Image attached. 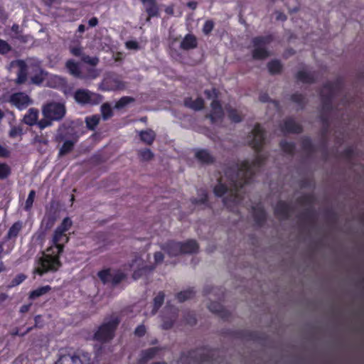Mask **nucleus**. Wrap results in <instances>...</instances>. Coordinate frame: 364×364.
<instances>
[{
	"label": "nucleus",
	"instance_id": "nucleus-62",
	"mask_svg": "<svg viewBox=\"0 0 364 364\" xmlns=\"http://www.w3.org/2000/svg\"><path fill=\"white\" fill-rule=\"evenodd\" d=\"M146 329L145 326L144 324H140L135 328L134 330V334L136 336H144V334L146 333Z\"/></svg>",
	"mask_w": 364,
	"mask_h": 364
},
{
	"label": "nucleus",
	"instance_id": "nucleus-29",
	"mask_svg": "<svg viewBox=\"0 0 364 364\" xmlns=\"http://www.w3.org/2000/svg\"><path fill=\"white\" fill-rule=\"evenodd\" d=\"M99 278L104 283H112L113 284V270L111 269H105L98 272Z\"/></svg>",
	"mask_w": 364,
	"mask_h": 364
},
{
	"label": "nucleus",
	"instance_id": "nucleus-35",
	"mask_svg": "<svg viewBox=\"0 0 364 364\" xmlns=\"http://www.w3.org/2000/svg\"><path fill=\"white\" fill-rule=\"evenodd\" d=\"M267 68L272 74H277V73H280V71H282V65L280 61L273 60V61H270L268 63Z\"/></svg>",
	"mask_w": 364,
	"mask_h": 364
},
{
	"label": "nucleus",
	"instance_id": "nucleus-14",
	"mask_svg": "<svg viewBox=\"0 0 364 364\" xmlns=\"http://www.w3.org/2000/svg\"><path fill=\"white\" fill-rule=\"evenodd\" d=\"M10 102L11 104L17 106L19 109L26 107L28 105H30L32 102L28 95L23 93V92H16V93H13L10 97Z\"/></svg>",
	"mask_w": 364,
	"mask_h": 364
},
{
	"label": "nucleus",
	"instance_id": "nucleus-47",
	"mask_svg": "<svg viewBox=\"0 0 364 364\" xmlns=\"http://www.w3.org/2000/svg\"><path fill=\"white\" fill-rule=\"evenodd\" d=\"M218 289L213 288V287H205L203 289L204 294L210 296V299H212L213 296H216V295H218Z\"/></svg>",
	"mask_w": 364,
	"mask_h": 364
},
{
	"label": "nucleus",
	"instance_id": "nucleus-19",
	"mask_svg": "<svg viewBox=\"0 0 364 364\" xmlns=\"http://www.w3.org/2000/svg\"><path fill=\"white\" fill-rule=\"evenodd\" d=\"M39 111L36 108H29L24 115L23 121L28 125H33L38 119Z\"/></svg>",
	"mask_w": 364,
	"mask_h": 364
},
{
	"label": "nucleus",
	"instance_id": "nucleus-40",
	"mask_svg": "<svg viewBox=\"0 0 364 364\" xmlns=\"http://www.w3.org/2000/svg\"><path fill=\"white\" fill-rule=\"evenodd\" d=\"M195 291L193 289H186V291H179L177 294V299L181 301H186V299H188V298H191L193 296Z\"/></svg>",
	"mask_w": 364,
	"mask_h": 364
},
{
	"label": "nucleus",
	"instance_id": "nucleus-15",
	"mask_svg": "<svg viewBox=\"0 0 364 364\" xmlns=\"http://www.w3.org/2000/svg\"><path fill=\"white\" fill-rule=\"evenodd\" d=\"M208 357L205 353L200 350V351H192L188 353L187 355H182L181 358V363H188V364H195L196 361L208 360Z\"/></svg>",
	"mask_w": 364,
	"mask_h": 364
},
{
	"label": "nucleus",
	"instance_id": "nucleus-30",
	"mask_svg": "<svg viewBox=\"0 0 364 364\" xmlns=\"http://www.w3.org/2000/svg\"><path fill=\"white\" fill-rule=\"evenodd\" d=\"M296 77L299 80H301L302 82H313L315 78V75L311 73V72H309L306 69H302L297 73Z\"/></svg>",
	"mask_w": 364,
	"mask_h": 364
},
{
	"label": "nucleus",
	"instance_id": "nucleus-43",
	"mask_svg": "<svg viewBox=\"0 0 364 364\" xmlns=\"http://www.w3.org/2000/svg\"><path fill=\"white\" fill-rule=\"evenodd\" d=\"M11 50V45H9V42L5 41V39L0 38V53L5 55V53H8V52H10Z\"/></svg>",
	"mask_w": 364,
	"mask_h": 364
},
{
	"label": "nucleus",
	"instance_id": "nucleus-22",
	"mask_svg": "<svg viewBox=\"0 0 364 364\" xmlns=\"http://www.w3.org/2000/svg\"><path fill=\"white\" fill-rule=\"evenodd\" d=\"M291 211V208L289 204L284 203V201H279L277 203L275 207V213L281 218H285V217H288Z\"/></svg>",
	"mask_w": 364,
	"mask_h": 364
},
{
	"label": "nucleus",
	"instance_id": "nucleus-55",
	"mask_svg": "<svg viewBox=\"0 0 364 364\" xmlns=\"http://www.w3.org/2000/svg\"><path fill=\"white\" fill-rule=\"evenodd\" d=\"M125 46L129 50H139L140 48L139 42H136V41H127Z\"/></svg>",
	"mask_w": 364,
	"mask_h": 364
},
{
	"label": "nucleus",
	"instance_id": "nucleus-12",
	"mask_svg": "<svg viewBox=\"0 0 364 364\" xmlns=\"http://www.w3.org/2000/svg\"><path fill=\"white\" fill-rule=\"evenodd\" d=\"M100 87L103 90H122V89H125L126 85L124 81L120 80L119 77L108 75L104 78Z\"/></svg>",
	"mask_w": 364,
	"mask_h": 364
},
{
	"label": "nucleus",
	"instance_id": "nucleus-37",
	"mask_svg": "<svg viewBox=\"0 0 364 364\" xmlns=\"http://www.w3.org/2000/svg\"><path fill=\"white\" fill-rule=\"evenodd\" d=\"M50 287L49 285H46V287H41V288H38L34 291H32L29 294V298L34 299V298H37V296H41L43 294H46V292L50 290Z\"/></svg>",
	"mask_w": 364,
	"mask_h": 364
},
{
	"label": "nucleus",
	"instance_id": "nucleus-20",
	"mask_svg": "<svg viewBox=\"0 0 364 364\" xmlns=\"http://www.w3.org/2000/svg\"><path fill=\"white\" fill-rule=\"evenodd\" d=\"M65 67L71 75L76 77H82V79L83 75L79 65L77 64L75 61H73V60H68L65 63Z\"/></svg>",
	"mask_w": 364,
	"mask_h": 364
},
{
	"label": "nucleus",
	"instance_id": "nucleus-42",
	"mask_svg": "<svg viewBox=\"0 0 364 364\" xmlns=\"http://www.w3.org/2000/svg\"><path fill=\"white\" fill-rule=\"evenodd\" d=\"M164 293H163V291H159V293H158V294L155 296V298L154 299V313H155V311H156V310H157V309H159V307L161 306V305L164 302Z\"/></svg>",
	"mask_w": 364,
	"mask_h": 364
},
{
	"label": "nucleus",
	"instance_id": "nucleus-9",
	"mask_svg": "<svg viewBox=\"0 0 364 364\" xmlns=\"http://www.w3.org/2000/svg\"><path fill=\"white\" fill-rule=\"evenodd\" d=\"M271 37H256L252 39V56L255 59H264L270 55L267 49V45L272 41Z\"/></svg>",
	"mask_w": 364,
	"mask_h": 364
},
{
	"label": "nucleus",
	"instance_id": "nucleus-4",
	"mask_svg": "<svg viewBox=\"0 0 364 364\" xmlns=\"http://www.w3.org/2000/svg\"><path fill=\"white\" fill-rule=\"evenodd\" d=\"M149 257V255H146V258H144V255H136L133 259L131 265L134 268L133 273V278L134 279H138V278H141L142 275L149 274V272H151V271L154 269L156 264H159V263H162L164 258V254L162 252H154V264H147V259Z\"/></svg>",
	"mask_w": 364,
	"mask_h": 364
},
{
	"label": "nucleus",
	"instance_id": "nucleus-38",
	"mask_svg": "<svg viewBox=\"0 0 364 364\" xmlns=\"http://www.w3.org/2000/svg\"><path fill=\"white\" fill-rule=\"evenodd\" d=\"M101 112L104 119H109V117H112L113 114V110L111 107L110 104L104 103L101 105Z\"/></svg>",
	"mask_w": 364,
	"mask_h": 364
},
{
	"label": "nucleus",
	"instance_id": "nucleus-18",
	"mask_svg": "<svg viewBox=\"0 0 364 364\" xmlns=\"http://www.w3.org/2000/svg\"><path fill=\"white\" fill-rule=\"evenodd\" d=\"M139 134L141 141H144L146 144H153L156 136L155 131L151 130V129L139 131Z\"/></svg>",
	"mask_w": 364,
	"mask_h": 364
},
{
	"label": "nucleus",
	"instance_id": "nucleus-39",
	"mask_svg": "<svg viewBox=\"0 0 364 364\" xmlns=\"http://www.w3.org/2000/svg\"><path fill=\"white\" fill-rule=\"evenodd\" d=\"M66 82L65 78L60 76H51L48 80L49 86L56 87V86H60V85H65Z\"/></svg>",
	"mask_w": 364,
	"mask_h": 364
},
{
	"label": "nucleus",
	"instance_id": "nucleus-44",
	"mask_svg": "<svg viewBox=\"0 0 364 364\" xmlns=\"http://www.w3.org/2000/svg\"><path fill=\"white\" fill-rule=\"evenodd\" d=\"M82 61L85 63H88L89 65H96L99 63L100 60L98 57H90V55H87V54H85V53H83Z\"/></svg>",
	"mask_w": 364,
	"mask_h": 364
},
{
	"label": "nucleus",
	"instance_id": "nucleus-46",
	"mask_svg": "<svg viewBox=\"0 0 364 364\" xmlns=\"http://www.w3.org/2000/svg\"><path fill=\"white\" fill-rule=\"evenodd\" d=\"M100 72L95 68H90L88 69L86 75H83L82 79H93V77H98Z\"/></svg>",
	"mask_w": 364,
	"mask_h": 364
},
{
	"label": "nucleus",
	"instance_id": "nucleus-63",
	"mask_svg": "<svg viewBox=\"0 0 364 364\" xmlns=\"http://www.w3.org/2000/svg\"><path fill=\"white\" fill-rule=\"evenodd\" d=\"M302 146L306 151H311L313 148V145L311 143L310 139L309 138H306L305 139H303L302 141Z\"/></svg>",
	"mask_w": 364,
	"mask_h": 364
},
{
	"label": "nucleus",
	"instance_id": "nucleus-23",
	"mask_svg": "<svg viewBox=\"0 0 364 364\" xmlns=\"http://www.w3.org/2000/svg\"><path fill=\"white\" fill-rule=\"evenodd\" d=\"M301 127L296 123L294 119H287L284 120L283 126L281 127L282 132H301Z\"/></svg>",
	"mask_w": 364,
	"mask_h": 364
},
{
	"label": "nucleus",
	"instance_id": "nucleus-36",
	"mask_svg": "<svg viewBox=\"0 0 364 364\" xmlns=\"http://www.w3.org/2000/svg\"><path fill=\"white\" fill-rule=\"evenodd\" d=\"M138 156L141 160H151L154 158V154L150 149H140L138 150Z\"/></svg>",
	"mask_w": 364,
	"mask_h": 364
},
{
	"label": "nucleus",
	"instance_id": "nucleus-2",
	"mask_svg": "<svg viewBox=\"0 0 364 364\" xmlns=\"http://www.w3.org/2000/svg\"><path fill=\"white\" fill-rule=\"evenodd\" d=\"M72 225L70 218H64L61 224L56 227L52 235L51 245L39 258L33 272L43 275L49 271H58L61 267L60 255L64 251L65 245L70 240L68 231Z\"/></svg>",
	"mask_w": 364,
	"mask_h": 364
},
{
	"label": "nucleus",
	"instance_id": "nucleus-21",
	"mask_svg": "<svg viewBox=\"0 0 364 364\" xmlns=\"http://www.w3.org/2000/svg\"><path fill=\"white\" fill-rule=\"evenodd\" d=\"M197 45L196 37L192 36V34H187L181 41V48L183 50H190V48H196Z\"/></svg>",
	"mask_w": 364,
	"mask_h": 364
},
{
	"label": "nucleus",
	"instance_id": "nucleus-13",
	"mask_svg": "<svg viewBox=\"0 0 364 364\" xmlns=\"http://www.w3.org/2000/svg\"><path fill=\"white\" fill-rule=\"evenodd\" d=\"M265 139L264 132L259 124H256L248 136V141L257 151L263 146Z\"/></svg>",
	"mask_w": 364,
	"mask_h": 364
},
{
	"label": "nucleus",
	"instance_id": "nucleus-5",
	"mask_svg": "<svg viewBox=\"0 0 364 364\" xmlns=\"http://www.w3.org/2000/svg\"><path fill=\"white\" fill-rule=\"evenodd\" d=\"M161 248L168 256H178L181 253L197 252L198 245L194 239H189L186 242H176V240H169L166 243L161 245Z\"/></svg>",
	"mask_w": 364,
	"mask_h": 364
},
{
	"label": "nucleus",
	"instance_id": "nucleus-56",
	"mask_svg": "<svg viewBox=\"0 0 364 364\" xmlns=\"http://www.w3.org/2000/svg\"><path fill=\"white\" fill-rule=\"evenodd\" d=\"M228 116L230 119H232L233 121H241L242 119L240 114H238L237 111H235V109H229Z\"/></svg>",
	"mask_w": 364,
	"mask_h": 364
},
{
	"label": "nucleus",
	"instance_id": "nucleus-11",
	"mask_svg": "<svg viewBox=\"0 0 364 364\" xmlns=\"http://www.w3.org/2000/svg\"><path fill=\"white\" fill-rule=\"evenodd\" d=\"M336 90V85H334V84H332V82H328L323 86L321 92V96L323 102L321 118L323 121H326L327 119L325 117V112H328V110H330V109L332 107L331 97H332L333 92H335Z\"/></svg>",
	"mask_w": 364,
	"mask_h": 364
},
{
	"label": "nucleus",
	"instance_id": "nucleus-57",
	"mask_svg": "<svg viewBox=\"0 0 364 364\" xmlns=\"http://www.w3.org/2000/svg\"><path fill=\"white\" fill-rule=\"evenodd\" d=\"M313 200L314 196H311V195H307L301 199L300 204L302 205V206H306V205H311Z\"/></svg>",
	"mask_w": 364,
	"mask_h": 364
},
{
	"label": "nucleus",
	"instance_id": "nucleus-33",
	"mask_svg": "<svg viewBox=\"0 0 364 364\" xmlns=\"http://www.w3.org/2000/svg\"><path fill=\"white\" fill-rule=\"evenodd\" d=\"M196 156L203 163H211V161H213V157L207 150H198L196 153Z\"/></svg>",
	"mask_w": 364,
	"mask_h": 364
},
{
	"label": "nucleus",
	"instance_id": "nucleus-49",
	"mask_svg": "<svg viewBox=\"0 0 364 364\" xmlns=\"http://www.w3.org/2000/svg\"><path fill=\"white\" fill-rule=\"evenodd\" d=\"M55 223V218H53V216H48L47 218H44L42 221L43 225H45L46 229H50V228L53 227Z\"/></svg>",
	"mask_w": 364,
	"mask_h": 364
},
{
	"label": "nucleus",
	"instance_id": "nucleus-17",
	"mask_svg": "<svg viewBox=\"0 0 364 364\" xmlns=\"http://www.w3.org/2000/svg\"><path fill=\"white\" fill-rule=\"evenodd\" d=\"M224 114L223 107H221L217 99H214L211 103V112L209 115L212 121L221 119Z\"/></svg>",
	"mask_w": 364,
	"mask_h": 364
},
{
	"label": "nucleus",
	"instance_id": "nucleus-32",
	"mask_svg": "<svg viewBox=\"0 0 364 364\" xmlns=\"http://www.w3.org/2000/svg\"><path fill=\"white\" fill-rule=\"evenodd\" d=\"M47 72H45V70L41 69V68H38L36 73L31 77V80L33 83H36V85H40V83L43 82L45 77H47Z\"/></svg>",
	"mask_w": 364,
	"mask_h": 364
},
{
	"label": "nucleus",
	"instance_id": "nucleus-50",
	"mask_svg": "<svg viewBox=\"0 0 364 364\" xmlns=\"http://www.w3.org/2000/svg\"><path fill=\"white\" fill-rule=\"evenodd\" d=\"M134 101L132 97H129V96H124V97H121L119 100L116 103L115 107H123L125 105L129 104V102H132Z\"/></svg>",
	"mask_w": 364,
	"mask_h": 364
},
{
	"label": "nucleus",
	"instance_id": "nucleus-45",
	"mask_svg": "<svg viewBox=\"0 0 364 364\" xmlns=\"http://www.w3.org/2000/svg\"><path fill=\"white\" fill-rule=\"evenodd\" d=\"M35 196H36L35 191H30V192L28 193V198L26 200V203H25V208L27 210H28V209H31V208H32L33 201H34V198H35Z\"/></svg>",
	"mask_w": 364,
	"mask_h": 364
},
{
	"label": "nucleus",
	"instance_id": "nucleus-58",
	"mask_svg": "<svg viewBox=\"0 0 364 364\" xmlns=\"http://www.w3.org/2000/svg\"><path fill=\"white\" fill-rule=\"evenodd\" d=\"M207 200V193L205 191H201L199 199H193L192 202L193 203H204Z\"/></svg>",
	"mask_w": 364,
	"mask_h": 364
},
{
	"label": "nucleus",
	"instance_id": "nucleus-34",
	"mask_svg": "<svg viewBox=\"0 0 364 364\" xmlns=\"http://www.w3.org/2000/svg\"><path fill=\"white\" fill-rule=\"evenodd\" d=\"M100 118L99 115H92V117H87L85 118V122L87 127L89 129H95L97 125H98L100 122Z\"/></svg>",
	"mask_w": 364,
	"mask_h": 364
},
{
	"label": "nucleus",
	"instance_id": "nucleus-41",
	"mask_svg": "<svg viewBox=\"0 0 364 364\" xmlns=\"http://www.w3.org/2000/svg\"><path fill=\"white\" fill-rule=\"evenodd\" d=\"M126 278V274L120 270H112V284H118L121 280Z\"/></svg>",
	"mask_w": 364,
	"mask_h": 364
},
{
	"label": "nucleus",
	"instance_id": "nucleus-6",
	"mask_svg": "<svg viewBox=\"0 0 364 364\" xmlns=\"http://www.w3.org/2000/svg\"><path fill=\"white\" fill-rule=\"evenodd\" d=\"M67 112L65 103L59 102H49L42 106V114L50 119V125L53 121H59L65 117Z\"/></svg>",
	"mask_w": 364,
	"mask_h": 364
},
{
	"label": "nucleus",
	"instance_id": "nucleus-54",
	"mask_svg": "<svg viewBox=\"0 0 364 364\" xmlns=\"http://www.w3.org/2000/svg\"><path fill=\"white\" fill-rule=\"evenodd\" d=\"M280 145L285 152H292V151H294V146L293 145V144H290V142H287V141H282L280 143Z\"/></svg>",
	"mask_w": 364,
	"mask_h": 364
},
{
	"label": "nucleus",
	"instance_id": "nucleus-1",
	"mask_svg": "<svg viewBox=\"0 0 364 364\" xmlns=\"http://www.w3.org/2000/svg\"><path fill=\"white\" fill-rule=\"evenodd\" d=\"M266 157L259 154L252 162L244 161L231 166L220 177L218 183L214 188L216 196L223 198V203L230 210L241 203L243 196L242 187L250 182L252 175L263 164Z\"/></svg>",
	"mask_w": 364,
	"mask_h": 364
},
{
	"label": "nucleus",
	"instance_id": "nucleus-7",
	"mask_svg": "<svg viewBox=\"0 0 364 364\" xmlns=\"http://www.w3.org/2000/svg\"><path fill=\"white\" fill-rule=\"evenodd\" d=\"M119 323V320L117 316H112L107 320H105L95 333V338L100 341L110 340V338H112Z\"/></svg>",
	"mask_w": 364,
	"mask_h": 364
},
{
	"label": "nucleus",
	"instance_id": "nucleus-25",
	"mask_svg": "<svg viewBox=\"0 0 364 364\" xmlns=\"http://www.w3.org/2000/svg\"><path fill=\"white\" fill-rule=\"evenodd\" d=\"M252 215L257 224H262V221H264L266 218V213L261 204H258L256 207H253Z\"/></svg>",
	"mask_w": 364,
	"mask_h": 364
},
{
	"label": "nucleus",
	"instance_id": "nucleus-3",
	"mask_svg": "<svg viewBox=\"0 0 364 364\" xmlns=\"http://www.w3.org/2000/svg\"><path fill=\"white\" fill-rule=\"evenodd\" d=\"M78 138V134L73 130L72 123H63L59 127L55 136L56 141L63 142L58 151V156H63L69 154L75 146Z\"/></svg>",
	"mask_w": 364,
	"mask_h": 364
},
{
	"label": "nucleus",
	"instance_id": "nucleus-10",
	"mask_svg": "<svg viewBox=\"0 0 364 364\" xmlns=\"http://www.w3.org/2000/svg\"><path fill=\"white\" fill-rule=\"evenodd\" d=\"M54 364H90V360L87 355L78 357L73 353H68L67 350H60L58 358Z\"/></svg>",
	"mask_w": 364,
	"mask_h": 364
},
{
	"label": "nucleus",
	"instance_id": "nucleus-8",
	"mask_svg": "<svg viewBox=\"0 0 364 364\" xmlns=\"http://www.w3.org/2000/svg\"><path fill=\"white\" fill-rule=\"evenodd\" d=\"M74 98L77 104L81 105H97L102 102L103 96L96 92L90 91V90H84L79 88L74 93Z\"/></svg>",
	"mask_w": 364,
	"mask_h": 364
},
{
	"label": "nucleus",
	"instance_id": "nucleus-52",
	"mask_svg": "<svg viewBox=\"0 0 364 364\" xmlns=\"http://www.w3.org/2000/svg\"><path fill=\"white\" fill-rule=\"evenodd\" d=\"M26 276L25 274H18L13 279L9 284L10 287H13V286H17V284H20L23 280L26 279Z\"/></svg>",
	"mask_w": 364,
	"mask_h": 364
},
{
	"label": "nucleus",
	"instance_id": "nucleus-48",
	"mask_svg": "<svg viewBox=\"0 0 364 364\" xmlns=\"http://www.w3.org/2000/svg\"><path fill=\"white\" fill-rule=\"evenodd\" d=\"M10 173L11 169L7 164H0V178H6Z\"/></svg>",
	"mask_w": 364,
	"mask_h": 364
},
{
	"label": "nucleus",
	"instance_id": "nucleus-61",
	"mask_svg": "<svg viewBox=\"0 0 364 364\" xmlns=\"http://www.w3.org/2000/svg\"><path fill=\"white\" fill-rule=\"evenodd\" d=\"M213 26L214 24L213 23V22H211V21H207L203 26V31L204 32V33H210Z\"/></svg>",
	"mask_w": 364,
	"mask_h": 364
},
{
	"label": "nucleus",
	"instance_id": "nucleus-59",
	"mask_svg": "<svg viewBox=\"0 0 364 364\" xmlns=\"http://www.w3.org/2000/svg\"><path fill=\"white\" fill-rule=\"evenodd\" d=\"M37 124L38 125L39 128H41V129H43V128H46V127H49V125H50V119L45 118V117H43V119H41L39 120V122H37Z\"/></svg>",
	"mask_w": 364,
	"mask_h": 364
},
{
	"label": "nucleus",
	"instance_id": "nucleus-31",
	"mask_svg": "<svg viewBox=\"0 0 364 364\" xmlns=\"http://www.w3.org/2000/svg\"><path fill=\"white\" fill-rule=\"evenodd\" d=\"M22 227V222H16L14 223V225L9 229L8 233L6 235L7 238L13 239V237H16Z\"/></svg>",
	"mask_w": 364,
	"mask_h": 364
},
{
	"label": "nucleus",
	"instance_id": "nucleus-16",
	"mask_svg": "<svg viewBox=\"0 0 364 364\" xmlns=\"http://www.w3.org/2000/svg\"><path fill=\"white\" fill-rule=\"evenodd\" d=\"M12 65H16L18 67L17 77L16 78V83H24L27 79L28 75V66L25 61L23 60H18L12 63Z\"/></svg>",
	"mask_w": 364,
	"mask_h": 364
},
{
	"label": "nucleus",
	"instance_id": "nucleus-28",
	"mask_svg": "<svg viewBox=\"0 0 364 364\" xmlns=\"http://www.w3.org/2000/svg\"><path fill=\"white\" fill-rule=\"evenodd\" d=\"M208 309L213 311V313H218L221 317H227L228 312L224 309L223 306L220 304V303H218V301H211L210 304L208 306Z\"/></svg>",
	"mask_w": 364,
	"mask_h": 364
},
{
	"label": "nucleus",
	"instance_id": "nucleus-27",
	"mask_svg": "<svg viewBox=\"0 0 364 364\" xmlns=\"http://www.w3.org/2000/svg\"><path fill=\"white\" fill-rule=\"evenodd\" d=\"M157 352H159V348H157V347H149V348H146V350L141 351L140 360L145 363V361H148L149 359L154 358Z\"/></svg>",
	"mask_w": 364,
	"mask_h": 364
},
{
	"label": "nucleus",
	"instance_id": "nucleus-51",
	"mask_svg": "<svg viewBox=\"0 0 364 364\" xmlns=\"http://www.w3.org/2000/svg\"><path fill=\"white\" fill-rule=\"evenodd\" d=\"M291 100H293L294 102H296L299 107H303L304 105L305 104V99L304 96H302V95H298V93L293 95L291 96Z\"/></svg>",
	"mask_w": 364,
	"mask_h": 364
},
{
	"label": "nucleus",
	"instance_id": "nucleus-53",
	"mask_svg": "<svg viewBox=\"0 0 364 364\" xmlns=\"http://www.w3.org/2000/svg\"><path fill=\"white\" fill-rule=\"evenodd\" d=\"M22 133L23 130L21 127H19V126H14L9 132L11 137H16V136H19V134H22Z\"/></svg>",
	"mask_w": 364,
	"mask_h": 364
},
{
	"label": "nucleus",
	"instance_id": "nucleus-26",
	"mask_svg": "<svg viewBox=\"0 0 364 364\" xmlns=\"http://www.w3.org/2000/svg\"><path fill=\"white\" fill-rule=\"evenodd\" d=\"M184 104L191 109H194L195 110H200V109H203L204 105V100L202 97H197L195 100H193L191 97H188V99H185Z\"/></svg>",
	"mask_w": 364,
	"mask_h": 364
},
{
	"label": "nucleus",
	"instance_id": "nucleus-64",
	"mask_svg": "<svg viewBox=\"0 0 364 364\" xmlns=\"http://www.w3.org/2000/svg\"><path fill=\"white\" fill-rule=\"evenodd\" d=\"M205 94L208 98H212L213 101L214 98H217V97H218L216 90H206L205 91Z\"/></svg>",
	"mask_w": 364,
	"mask_h": 364
},
{
	"label": "nucleus",
	"instance_id": "nucleus-60",
	"mask_svg": "<svg viewBox=\"0 0 364 364\" xmlns=\"http://www.w3.org/2000/svg\"><path fill=\"white\" fill-rule=\"evenodd\" d=\"M70 51L73 55H75L76 56H80L82 60V55H83V49L80 48V46H75V48H70Z\"/></svg>",
	"mask_w": 364,
	"mask_h": 364
},
{
	"label": "nucleus",
	"instance_id": "nucleus-24",
	"mask_svg": "<svg viewBox=\"0 0 364 364\" xmlns=\"http://www.w3.org/2000/svg\"><path fill=\"white\" fill-rule=\"evenodd\" d=\"M149 14L147 20H150L151 16H156L159 12L155 0H141Z\"/></svg>",
	"mask_w": 364,
	"mask_h": 364
}]
</instances>
